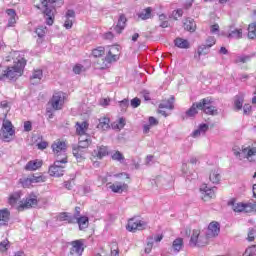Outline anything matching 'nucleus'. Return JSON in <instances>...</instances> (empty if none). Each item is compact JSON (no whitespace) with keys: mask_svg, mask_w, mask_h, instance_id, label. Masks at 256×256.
Returning a JSON list of instances; mask_svg holds the SVG:
<instances>
[{"mask_svg":"<svg viewBox=\"0 0 256 256\" xmlns=\"http://www.w3.org/2000/svg\"><path fill=\"white\" fill-rule=\"evenodd\" d=\"M27 62L24 60V58H19L16 62H14L13 66H9L4 72L2 73V76H0V81L2 79H9L10 81H13V79H19L21 75H23V69H25V65Z\"/></svg>","mask_w":256,"mask_h":256,"instance_id":"f257e3e1","label":"nucleus"},{"mask_svg":"<svg viewBox=\"0 0 256 256\" xmlns=\"http://www.w3.org/2000/svg\"><path fill=\"white\" fill-rule=\"evenodd\" d=\"M55 7H57V2L55 0H43L42 9H44V15L46 17V23L48 25H53L55 19Z\"/></svg>","mask_w":256,"mask_h":256,"instance_id":"f03ea898","label":"nucleus"},{"mask_svg":"<svg viewBox=\"0 0 256 256\" xmlns=\"http://www.w3.org/2000/svg\"><path fill=\"white\" fill-rule=\"evenodd\" d=\"M228 205H231L235 213H251L253 211H256L255 202L243 203V202L230 201Z\"/></svg>","mask_w":256,"mask_h":256,"instance_id":"7ed1b4c3","label":"nucleus"},{"mask_svg":"<svg viewBox=\"0 0 256 256\" xmlns=\"http://www.w3.org/2000/svg\"><path fill=\"white\" fill-rule=\"evenodd\" d=\"M67 160L56 159L54 164L49 167L51 177H63Z\"/></svg>","mask_w":256,"mask_h":256,"instance_id":"20e7f679","label":"nucleus"},{"mask_svg":"<svg viewBox=\"0 0 256 256\" xmlns=\"http://www.w3.org/2000/svg\"><path fill=\"white\" fill-rule=\"evenodd\" d=\"M52 150L56 159H60V161H67V144H65V142H55L52 144Z\"/></svg>","mask_w":256,"mask_h":256,"instance_id":"39448f33","label":"nucleus"},{"mask_svg":"<svg viewBox=\"0 0 256 256\" xmlns=\"http://www.w3.org/2000/svg\"><path fill=\"white\" fill-rule=\"evenodd\" d=\"M13 135H15V129H13V124L9 120H4L0 133L1 139L9 143V141L13 139Z\"/></svg>","mask_w":256,"mask_h":256,"instance_id":"423d86ee","label":"nucleus"},{"mask_svg":"<svg viewBox=\"0 0 256 256\" xmlns=\"http://www.w3.org/2000/svg\"><path fill=\"white\" fill-rule=\"evenodd\" d=\"M242 159H247L250 163H254V161H256L255 144H244L242 146Z\"/></svg>","mask_w":256,"mask_h":256,"instance_id":"0eeeda50","label":"nucleus"},{"mask_svg":"<svg viewBox=\"0 0 256 256\" xmlns=\"http://www.w3.org/2000/svg\"><path fill=\"white\" fill-rule=\"evenodd\" d=\"M198 109L206 113V115H218V111L215 106H211V99L204 98L198 102Z\"/></svg>","mask_w":256,"mask_h":256,"instance_id":"6e6552de","label":"nucleus"},{"mask_svg":"<svg viewBox=\"0 0 256 256\" xmlns=\"http://www.w3.org/2000/svg\"><path fill=\"white\" fill-rule=\"evenodd\" d=\"M147 227V223L143 220H139L137 218H131L128 220V224L126 226L127 231L135 233V231H143Z\"/></svg>","mask_w":256,"mask_h":256,"instance_id":"1a4fd4ad","label":"nucleus"},{"mask_svg":"<svg viewBox=\"0 0 256 256\" xmlns=\"http://www.w3.org/2000/svg\"><path fill=\"white\" fill-rule=\"evenodd\" d=\"M51 107L54 111H59L63 109V105L65 103V94L63 92H57L53 95L51 101Z\"/></svg>","mask_w":256,"mask_h":256,"instance_id":"9d476101","label":"nucleus"},{"mask_svg":"<svg viewBox=\"0 0 256 256\" xmlns=\"http://www.w3.org/2000/svg\"><path fill=\"white\" fill-rule=\"evenodd\" d=\"M37 196L36 195H29L26 197L25 200H22L20 202V205L18 206V211H25V209H31V207H37Z\"/></svg>","mask_w":256,"mask_h":256,"instance_id":"9b49d317","label":"nucleus"},{"mask_svg":"<svg viewBox=\"0 0 256 256\" xmlns=\"http://www.w3.org/2000/svg\"><path fill=\"white\" fill-rule=\"evenodd\" d=\"M119 57H121V47L119 46L108 47L106 58L108 59L109 62L115 63L116 61H119Z\"/></svg>","mask_w":256,"mask_h":256,"instance_id":"f8f14e48","label":"nucleus"},{"mask_svg":"<svg viewBox=\"0 0 256 256\" xmlns=\"http://www.w3.org/2000/svg\"><path fill=\"white\" fill-rule=\"evenodd\" d=\"M221 231V227L219 225V222H211L208 225V229L206 232V239H211L213 237H217Z\"/></svg>","mask_w":256,"mask_h":256,"instance_id":"ddd939ff","label":"nucleus"},{"mask_svg":"<svg viewBox=\"0 0 256 256\" xmlns=\"http://www.w3.org/2000/svg\"><path fill=\"white\" fill-rule=\"evenodd\" d=\"M207 242H203L202 237H201V230H193L189 245L191 247H197L201 245H205Z\"/></svg>","mask_w":256,"mask_h":256,"instance_id":"4468645a","label":"nucleus"},{"mask_svg":"<svg viewBox=\"0 0 256 256\" xmlns=\"http://www.w3.org/2000/svg\"><path fill=\"white\" fill-rule=\"evenodd\" d=\"M217 188H209L207 185H203L200 188V191L202 193V199L203 201H209V199H215V191Z\"/></svg>","mask_w":256,"mask_h":256,"instance_id":"2eb2a0df","label":"nucleus"},{"mask_svg":"<svg viewBox=\"0 0 256 256\" xmlns=\"http://www.w3.org/2000/svg\"><path fill=\"white\" fill-rule=\"evenodd\" d=\"M21 202H23V200H21V192H14L10 194L8 203L11 205V207H14V209L19 211V205H21Z\"/></svg>","mask_w":256,"mask_h":256,"instance_id":"dca6fc26","label":"nucleus"},{"mask_svg":"<svg viewBox=\"0 0 256 256\" xmlns=\"http://www.w3.org/2000/svg\"><path fill=\"white\" fill-rule=\"evenodd\" d=\"M70 255L71 256H80L83 255V243L80 240H75L71 242Z\"/></svg>","mask_w":256,"mask_h":256,"instance_id":"f3484780","label":"nucleus"},{"mask_svg":"<svg viewBox=\"0 0 256 256\" xmlns=\"http://www.w3.org/2000/svg\"><path fill=\"white\" fill-rule=\"evenodd\" d=\"M197 109H199V102L193 103L192 106L184 114L181 115V119H183V121L192 119V117H195V115L199 113Z\"/></svg>","mask_w":256,"mask_h":256,"instance_id":"a211bd4d","label":"nucleus"},{"mask_svg":"<svg viewBox=\"0 0 256 256\" xmlns=\"http://www.w3.org/2000/svg\"><path fill=\"white\" fill-rule=\"evenodd\" d=\"M75 129L77 135H87V131H89V122H76Z\"/></svg>","mask_w":256,"mask_h":256,"instance_id":"6ab92c4d","label":"nucleus"},{"mask_svg":"<svg viewBox=\"0 0 256 256\" xmlns=\"http://www.w3.org/2000/svg\"><path fill=\"white\" fill-rule=\"evenodd\" d=\"M73 23H75V11L68 10L65 15V29H71V27H73Z\"/></svg>","mask_w":256,"mask_h":256,"instance_id":"aec40b11","label":"nucleus"},{"mask_svg":"<svg viewBox=\"0 0 256 256\" xmlns=\"http://www.w3.org/2000/svg\"><path fill=\"white\" fill-rule=\"evenodd\" d=\"M108 189H111L113 193H123V191H127V184L116 182L114 184L108 183Z\"/></svg>","mask_w":256,"mask_h":256,"instance_id":"412c9836","label":"nucleus"},{"mask_svg":"<svg viewBox=\"0 0 256 256\" xmlns=\"http://www.w3.org/2000/svg\"><path fill=\"white\" fill-rule=\"evenodd\" d=\"M92 155L97 159H103V157H107L109 155V148L106 146H98L93 152Z\"/></svg>","mask_w":256,"mask_h":256,"instance_id":"4be33fe9","label":"nucleus"},{"mask_svg":"<svg viewBox=\"0 0 256 256\" xmlns=\"http://www.w3.org/2000/svg\"><path fill=\"white\" fill-rule=\"evenodd\" d=\"M97 129L100 131H108V129H111V120L107 117L99 118Z\"/></svg>","mask_w":256,"mask_h":256,"instance_id":"5701e85b","label":"nucleus"},{"mask_svg":"<svg viewBox=\"0 0 256 256\" xmlns=\"http://www.w3.org/2000/svg\"><path fill=\"white\" fill-rule=\"evenodd\" d=\"M42 166H43L42 160H31L26 164L25 170L26 171H37V169H40V167H42Z\"/></svg>","mask_w":256,"mask_h":256,"instance_id":"b1692460","label":"nucleus"},{"mask_svg":"<svg viewBox=\"0 0 256 256\" xmlns=\"http://www.w3.org/2000/svg\"><path fill=\"white\" fill-rule=\"evenodd\" d=\"M72 153L78 161H83V159H85V149L79 147L78 145L72 146Z\"/></svg>","mask_w":256,"mask_h":256,"instance_id":"393cba45","label":"nucleus"},{"mask_svg":"<svg viewBox=\"0 0 256 256\" xmlns=\"http://www.w3.org/2000/svg\"><path fill=\"white\" fill-rule=\"evenodd\" d=\"M127 23V18L125 17V15H120L119 19H118V23L117 25L114 27V31L120 35V33L123 32V29H125V25Z\"/></svg>","mask_w":256,"mask_h":256,"instance_id":"a878e982","label":"nucleus"},{"mask_svg":"<svg viewBox=\"0 0 256 256\" xmlns=\"http://www.w3.org/2000/svg\"><path fill=\"white\" fill-rule=\"evenodd\" d=\"M10 213L8 210H0V227H7L9 225Z\"/></svg>","mask_w":256,"mask_h":256,"instance_id":"bb28decb","label":"nucleus"},{"mask_svg":"<svg viewBox=\"0 0 256 256\" xmlns=\"http://www.w3.org/2000/svg\"><path fill=\"white\" fill-rule=\"evenodd\" d=\"M96 69H109V67H111V62L109 61V59H107V57L105 58H98V60L95 63Z\"/></svg>","mask_w":256,"mask_h":256,"instance_id":"cd10ccee","label":"nucleus"},{"mask_svg":"<svg viewBox=\"0 0 256 256\" xmlns=\"http://www.w3.org/2000/svg\"><path fill=\"white\" fill-rule=\"evenodd\" d=\"M75 223H78L80 231H83V229H87V227H89V217H75Z\"/></svg>","mask_w":256,"mask_h":256,"instance_id":"c85d7f7f","label":"nucleus"},{"mask_svg":"<svg viewBox=\"0 0 256 256\" xmlns=\"http://www.w3.org/2000/svg\"><path fill=\"white\" fill-rule=\"evenodd\" d=\"M6 14L8 16V27H13L17 23V13L13 9H7Z\"/></svg>","mask_w":256,"mask_h":256,"instance_id":"c756f323","label":"nucleus"},{"mask_svg":"<svg viewBox=\"0 0 256 256\" xmlns=\"http://www.w3.org/2000/svg\"><path fill=\"white\" fill-rule=\"evenodd\" d=\"M227 37L228 39H243V29L241 28L230 29Z\"/></svg>","mask_w":256,"mask_h":256,"instance_id":"7c9ffc66","label":"nucleus"},{"mask_svg":"<svg viewBox=\"0 0 256 256\" xmlns=\"http://www.w3.org/2000/svg\"><path fill=\"white\" fill-rule=\"evenodd\" d=\"M207 131H209V125L207 124H200L198 129H196L193 134L192 137H201V135H205V133H207Z\"/></svg>","mask_w":256,"mask_h":256,"instance_id":"2f4dec72","label":"nucleus"},{"mask_svg":"<svg viewBox=\"0 0 256 256\" xmlns=\"http://www.w3.org/2000/svg\"><path fill=\"white\" fill-rule=\"evenodd\" d=\"M184 29L186 31H190V33L195 32V29H197V24H195V20L192 18H187L184 22Z\"/></svg>","mask_w":256,"mask_h":256,"instance_id":"473e14b6","label":"nucleus"},{"mask_svg":"<svg viewBox=\"0 0 256 256\" xmlns=\"http://www.w3.org/2000/svg\"><path fill=\"white\" fill-rule=\"evenodd\" d=\"M209 179L211 183H214V184L219 183V181H221V173H219V169L214 168L213 170H211Z\"/></svg>","mask_w":256,"mask_h":256,"instance_id":"72a5a7b5","label":"nucleus"},{"mask_svg":"<svg viewBox=\"0 0 256 256\" xmlns=\"http://www.w3.org/2000/svg\"><path fill=\"white\" fill-rule=\"evenodd\" d=\"M30 79L33 84L39 83V81L43 79V70L41 69L34 70Z\"/></svg>","mask_w":256,"mask_h":256,"instance_id":"f704fd0d","label":"nucleus"},{"mask_svg":"<svg viewBox=\"0 0 256 256\" xmlns=\"http://www.w3.org/2000/svg\"><path fill=\"white\" fill-rule=\"evenodd\" d=\"M153 13V9L151 7H148L144 10H142L139 14L138 17L139 19H142V21H146V19H151L152 14Z\"/></svg>","mask_w":256,"mask_h":256,"instance_id":"c9c22d12","label":"nucleus"},{"mask_svg":"<svg viewBox=\"0 0 256 256\" xmlns=\"http://www.w3.org/2000/svg\"><path fill=\"white\" fill-rule=\"evenodd\" d=\"M245 101V98L243 95H237L234 98V108L236 111H241L243 109V103Z\"/></svg>","mask_w":256,"mask_h":256,"instance_id":"e433bc0d","label":"nucleus"},{"mask_svg":"<svg viewBox=\"0 0 256 256\" xmlns=\"http://www.w3.org/2000/svg\"><path fill=\"white\" fill-rule=\"evenodd\" d=\"M175 101V98L171 97L168 100H164L159 104V109H170L173 110L174 106L173 103Z\"/></svg>","mask_w":256,"mask_h":256,"instance_id":"4c0bfd02","label":"nucleus"},{"mask_svg":"<svg viewBox=\"0 0 256 256\" xmlns=\"http://www.w3.org/2000/svg\"><path fill=\"white\" fill-rule=\"evenodd\" d=\"M58 221H67V223H75V216L69 215L67 212L58 215Z\"/></svg>","mask_w":256,"mask_h":256,"instance_id":"58836bf2","label":"nucleus"},{"mask_svg":"<svg viewBox=\"0 0 256 256\" xmlns=\"http://www.w3.org/2000/svg\"><path fill=\"white\" fill-rule=\"evenodd\" d=\"M176 47H179L180 49H189V41L183 39V38H177L174 41Z\"/></svg>","mask_w":256,"mask_h":256,"instance_id":"ea45409f","label":"nucleus"},{"mask_svg":"<svg viewBox=\"0 0 256 256\" xmlns=\"http://www.w3.org/2000/svg\"><path fill=\"white\" fill-rule=\"evenodd\" d=\"M172 248L176 253L183 249V238H177L173 241Z\"/></svg>","mask_w":256,"mask_h":256,"instance_id":"a19ab883","label":"nucleus"},{"mask_svg":"<svg viewBox=\"0 0 256 256\" xmlns=\"http://www.w3.org/2000/svg\"><path fill=\"white\" fill-rule=\"evenodd\" d=\"M248 38L256 40V22L249 24L248 26Z\"/></svg>","mask_w":256,"mask_h":256,"instance_id":"79ce46f5","label":"nucleus"},{"mask_svg":"<svg viewBox=\"0 0 256 256\" xmlns=\"http://www.w3.org/2000/svg\"><path fill=\"white\" fill-rule=\"evenodd\" d=\"M112 129H118V131H121L123 127H125V119L120 118L118 121L111 124Z\"/></svg>","mask_w":256,"mask_h":256,"instance_id":"37998d69","label":"nucleus"},{"mask_svg":"<svg viewBox=\"0 0 256 256\" xmlns=\"http://www.w3.org/2000/svg\"><path fill=\"white\" fill-rule=\"evenodd\" d=\"M91 145V136H86L85 140H79L78 141V146L81 149H87Z\"/></svg>","mask_w":256,"mask_h":256,"instance_id":"c03bdc74","label":"nucleus"},{"mask_svg":"<svg viewBox=\"0 0 256 256\" xmlns=\"http://www.w3.org/2000/svg\"><path fill=\"white\" fill-rule=\"evenodd\" d=\"M112 159H113V161H118L119 163H124L125 156H123V153H121L120 151H116L115 153L112 154Z\"/></svg>","mask_w":256,"mask_h":256,"instance_id":"a18cd8bd","label":"nucleus"},{"mask_svg":"<svg viewBox=\"0 0 256 256\" xmlns=\"http://www.w3.org/2000/svg\"><path fill=\"white\" fill-rule=\"evenodd\" d=\"M20 183L24 188H29L33 186V180L31 177L21 178Z\"/></svg>","mask_w":256,"mask_h":256,"instance_id":"49530a36","label":"nucleus"},{"mask_svg":"<svg viewBox=\"0 0 256 256\" xmlns=\"http://www.w3.org/2000/svg\"><path fill=\"white\" fill-rule=\"evenodd\" d=\"M209 49H211V47L207 46V44L199 46L197 51L199 57H201V55H208Z\"/></svg>","mask_w":256,"mask_h":256,"instance_id":"de8ad7c7","label":"nucleus"},{"mask_svg":"<svg viewBox=\"0 0 256 256\" xmlns=\"http://www.w3.org/2000/svg\"><path fill=\"white\" fill-rule=\"evenodd\" d=\"M103 55H105L104 47H98L92 51V57H103Z\"/></svg>","mask_w":256,"mask_h":256,"instance_id":"09e8293b","label":"nucleus"},{"mask_svg":"<svg viewBox=\"0 0 256 256\" xmlns=\"http://www.w3.org/2000/svg\"><path fill=\"white\" fill-rule=\"evenodd\" d=\"M153 249V236H149L147 238V244L145 247V253L149 254L151 253V250Z\"/></svg>","mask_w":256,"mask_h":256,"instance_id":"8fccbe9b","label":"nucleus"},{"mask_svg":"<svg viewBox=\"0 0 256 256\" xmlns=\"http://www.w3.org/2000/svg\"><path fill=\"white\" fill-rule=\"evenodd\" d=\"M32 179V184L34 183H45V181H47V178H45V176L43 175H38V176H31Z\"/></svg>","mask_w":256,"mask_h":256,"instance_id":"3c124183","label":"nucleus"},{"mask_svg":"<svg viewBox=\"0 0 256 256\" xmlns=\"http://www.w3.org/2000/svg\"><path fill=\"white\" fill-rule=\"evenodd\" d=\"M35 33L38 35V37L43 38V36L47 34V27L39 26L36 28Z\"/></svg>","mask_w":256,"mask_h":256,"instance_id":"603ef678","label":"nucleus"},{"mask_svg":"<svg viewBox=\"0 0 256 256\" xmlns=\"http://www.w3.org/2000/svg\"><path fill=\"white\" fill-rule=\"evenodd\" d=\"M233 154L235 155V157H238V159H240V161L243 159V147L238 148V147H234L232 149Z\"/></svg>","mask_w":256,"mask_h":256,"instance_id":"864d4df0","label":"nucleus"},{"mask_svg":"<svg viewBox=\"0 0 256 256\" xmlns=\"http://www.w3.org/2000/svg\"><path fill=\"white\" fill-rule=\"evenodd\" d=\"M243 256H256V245L247 248Z\"/></svg>","mask_w":256,"mask_h":256,"instance_id":"5fc2aeb1","label":"nucleus"},{"mask_svg":"<svg viewBox=\"0 0 256 256\" xmlns=\"http://www.w3.org/2000/svg\"><path fill=\"white\" fill-rule=\"evenodd\" d=\"M251 57L249 56H237L234 63H247V61H250Z\"/></svg>","mask_w":256,"mask_h":256,"instance_id":"6e6d98bb","label":"nucleus"},{"mask_svg":"<svg viewBox=\"0 0 256 256\" xmlns=\"http://www.w3.org/2000/svg\"><path fill=\"white\" fill-rule=\"evenodd\" d=\"M83 71H85V67H83V65H80V64L75 65L73 68V72L76 75H81V73H83Z\"/></svg>","mask_w":256,"mask_h":256,"instance_id":"4d7b16f0","label":"nucleus"},{"mask_svg":"<svg viewBox=\"0 0 256 256\" xmlns=\"http://www.w3.org/2000/svg\"><path fill=\"white\" fill-rule=\"evenodd\" d=\"M180 17H183V9L174 10L172 12V18H174L175 21H177V19H179Z\"/></svg>","mask_w":256,"mask_h":256,"instance_id":"13d9d810","label":"nucleus"},{"mask_svg":"<svg viewBox=\"0 0 256 256\" xmlns=\"http://www.w3.org/2000/svg\"><path fill=\"white\" fill-rule=\"evenodd\" d=\"M255 237H256V230L255 228H252L248 232V241H255Z\"/></svg>","mask_w":256,"mask_h":256,"instance_id":"bf43d9fd","label":"nucleus"},{"mask_svg":"<svg viewBox=\"0 0 256 256\" xmlns=\"http://www.w3.org/2000/svg\"><path fill=\"white\" fill-rule=\"evenodd\" d=\"M139 105H141V100L139 98H133L131 100V107H133V109H137Z\"/></svg>","mask_w":256,"mask_h":256,"instance_id":"052dcab7","label":"nucleus"},{"mask_svg":"<svg viewBox=\"0 0 256 256\" xmlns=\"http://www.w3.org/2000/svg\"><path fill=\"white\" fill-rule=\"evenodd\" d=\"M9 249V241L5 240L0 243V251L5 252Z\"/></svg>","mask_w":256,"mask_h":256,"instance_id":"680f3d73","label":"nucleus"},{"mask_svg":"<svg viewBox=\"0 0 256 256\" xmlns=\"http://www.w3.org/2000/svg\"><path fill=\"white\" fill-rule=\"evenodd\" d=\"M215 43H216V40H215V37H213V36L208 37L206 40V45L208 47H213V45H215Z\"/></svg>","mask_w":256,"mask_h":256,"instance_id":"e2e57ef3","label":"nucleus"},{"mask_svg":"<svg viewBox=\"0 0 256 256\" xmlns=\"http://www.w3.org/2000/svg\"><path fill=\"white\" fill-rule=\"evenodd\" d=\"M244 115H251V105L245 104L243 107Z\"/></svg>","mask_w":256,"mask_h":256,"instance_id":"0e129e2a","label":"nucleus"},{"mask_svg":"<svg viewBox=\"0 0 256 256\" xmlns=\"http://www.w3.org/2000/svg\"><path fill=\"white\" fill-rule=\"evenodd\" d=\"M33 129V125L31 124V121L24 122V131H31Z\"/></svg>","mask_w":256,"mask_h":256,"instance_id":"69168bd1","label":"nucleus"},{"mask_svg":"<svg viewBox=\"0 0 256 256\" xmlns=\"http://www.w3.org/2000/svg\"><path fill=\"white\" fill-rule=\"evenodd\" d=\"M111 102V99L109 98H104L102 100H100V105L102 107H108L109 103Z\"/></svg>","mask_w":256,"mask_h":256,"instance_id":"338daca9","label":"nucleus"},{"mask_svg":"<svg viewBox=\"0 0 256 256\" xmlns=\"http://www.w3.org/2000/svg\"><path fill=\"white\" fill-rule=\"evenodd\" d=\"M120 107L122 109H127V107H129V100L124 99V100L120 101Z\"/></svg>","mask_w":256,"mask_h":256,"instance_id":"774afa93","label":"nucleus"}]
</instances>
